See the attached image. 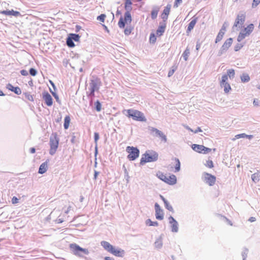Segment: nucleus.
Returning a JSON list of instances; mask_svg holds the SVG:
<instances>
[{"mask_svg": "<svg viewBox=\"0 0 260 260\" xmlns=\"http://www.w3.org/2000/svg\"><path fill=\"white\" fill-rule=\"evenodd\" d=\"M132 2L131 0H125L124 8L126 10L124 13V18L121 16L118 21V26L120 28H123L125 27V23H131L132 21V16L130 13L132 10Z\"/></svg>", "mask_w": 260, "mask_h": 260, "instance_id": "nucleus-1", "label": "nucleus"}, {"mask_svg": "<svg viewBox=\"0 0 260 260\" xmlns=\"http://www.w3.org/2000/svg\"><path fill=\"white\" fill-rule=\"evenodd\" d=\"M122 113L128 117H132L136 121L146 122L147 120L144 114L137 110L133 109L124 110Z\"/></svg>", "mask_w": 260, "mask_h": 260, "instance_id": "nucleus-2", "label": "nucleus"}, {"mask_svg": "<svg viewBox=\"0 0 260 260\" xmlns=\"http://www.w3.org/2000/svg\"><path fill=\"white\" fill-rule=\"evenodd\" d=\"M158 154L153 150H147L142 155L140 160V165H144L146 162H154L157 160Z\"/></svg>", "mask_w": 260, "mask_h": 260, "instance_id": "nucleus-3", "label": "nucleus"}, {"mask_svg": "<svg viewBox=\"0 0 260 260\" xmlns=\"http://www.w3.org/2000/svg\"><path fill=\"white\" fill-rule=\"evenodd\" d=\"M59 139L57 137L56 133H53L49 138V145L50 149L49 150V154L51 155H54L58 147Z\"/></svg>", "mask_w": 260, "mask_h": 260, "instance_id": "nucleus-4", "label": "nucleus"}, {"mask_svg": "<svg viewBox=\"0 0 260 260\" xmlns=\"http://www.w3.org/2000/svg\"><path fill=\"white\" fill-rule=\"evenodd\" d=\"M70 249L72 253L79 257H83L84 255H88L89 252L87 249L83 248L76 243L71 244Z\"/></svg>", "mask_w": 260, "mask_h": 260, "instance_id": "nucleus-5", "label": "nucleus"}, {"mask_svg": "<svg viewBox=\"0 0 260 260\" xmlns=\"http://www.w3.org/2000/svg\"><path fill=\"white\" fill-rule=\"evenodd\" d=\"M126 151L129 153L127 157L129 160H134L139 156L140 151L137 147L127 146Z\"/></svg>", "mask_w": 260, "mask_h": 260, "instance_id": "nucleus-6", "label": "nucleus"}, {"mask_svg": "<svg viewBox=\"0 0 260 260\" xmlns=\"http://www.w3.org/2000/svg\"><path fill=\"white\" fill-rule=\"evenodd\" d=\"M102 83L100 79L96 77H92L89 83V89L93 91H98L101 86Z\"/></svg>", "mask_w": 260, "mask_h": 260, "instance_id": "nucleus-7", "label": "nucleus"}, {"mask_svg": "<svg viewBox=\"0 0 260 260\" xmlns=\"http://www.w3.org/2000/svg\"><path fill=\"white\" fill-rule=\"evenodd\" d=\"M203 181L210 186L213 185L216 181V177L208 173L204 172L203 173Z\"/></svg>", "mask_w": 260, "mask_h": 260, "instance_id": "nucleus-8", "label": "nucleus"}, {"mask_svg": "<svg viewBox=\"0 0 260 260\" xmlns=\"http://www.w3.org/2000/svg\"><path fill=\"white\" fill-rule=\"evenodd\" d=\"M191 148L194 151L198 153H203L204 154L208 153L211 151V149L201 145L193 144L191 146Z\"/></svg>", "mask_w": 260, "mask_h": 260, "instance_id": "nucleus-9", "label": "nucleus"}, {"mask_svg": "<svg viewBox=\"0 0 260 260\" xmlns=\"http://www.w3.org/2000/svg\"><path fill=\"white\" fill-rule=\"evenodd\" d=\"M245 14L242 12H240L237 15V18L233 26V28L237 27L238 25H240L242 26L245 21Z\"/></svg>", "mask_w": 260, "mask_h": 260, "instance_id": "nucleus-10", "label": "nucleus"}, {"mask_svg": "<svg viewBox=\"0 0 260 260\" xmlns=\"http://www.w3.org/2000/svg\"><path fill=\"white\" fill-rule=\"evenodd\" d=\"M228 75H223L221 77V80L220 81V86L224 87V91L228 93L231 89L230 84L227 82Z\"/></svg>", "mask_w": 260, "mask_h": 260, "instance_id": "nucleus-11", "label": "nucleus"}, {"mask_svg": "<svg viewBox=\"0 0 260 260\" xmlns=\"http://www.w3.org/2000/svg\"><path fill=\"white\" fill-rule=\"evenodd\" d=\"M233 42V39L232 38H229L227 39L225 42L223 43L222 46H221L220 49L219 50L218 55L221 56L223 54H224L227 50L229 49V48L231 46Z\"/></svg>", "mask_w": 260, "mask_h": 260, "instance_id": "nucleus-12", "label": "nucleus"}, {"mask_svg": "<svg viewBox=\"0 0 260 260\" xmlns=\"http://www.w3.org/2000/svg\"><path fill=\"white\" fill-rule=\"evenodd\" d=\"M154 208L156 218L158 220H162L164 219V213L162 209L157 203L155 204Z\"/></svg>", "mask_w": 260, "mask_h": 260, "instance_id": "nucleus-13", "label": "nucleus"}, {"mask_svg": "<svg viewBox=\"0 0 260 260\" xmlns=\"http://www.w3.org/2000/svg\"><path fill=\"white\" fill-rule=\"evenodd\" d=\"M169 223L171 224V231L174 233H177L178 231V223L174 218L173 217L170 216L169 217Z\"/></svg>", "mask_w": 260, "mask_h": 260, "instance_id": "nucleus-14", "label": "nucleus"}, {"mask_svg": "<svg viewBox=\"0 0 260 260\" xmlns=\"http://www.w3.org/2000/svg\"><path fill=\"white\" fill-rule=\"evenodd\" d=\"M43 99L48 106H51L52 105L53 99L48 92L44 91L43 92Z\"/></svg>", "mask_w": 260, "mask_h": 260, "instance_id": "nucleus-15", "label": "nucleus"}, {"mask_svg": "<svg viewBox=\"0 0 260 260\" xmlns=\"http://www.w3.org/2000/svg\"><path fill=\"white\" fill-rule=\"evenodd\" d=\"M110 253L116 256L122 257L124 255L125 251L121 248H115L114 247Z\"/></svg>", "mask_w": 260, "mask_h": 260, "instance_id": "nucleus-16", "label": "nucleus"}, {"mask_svg": "<svg viewBox=\"0 0 260 260\" xmlns=\"http://www.w3.org/2000/svg\"><path fill=\"white\" fill-rule=\"evenodd\" d=\"M0 13L5 15L14 16L17 17L20 15V13L18 11H15L13 10H4L0 11Z\"/></svg>", "mask_w": 260, "mask_h": 260, "instance_id": "nucleus-17", "label": "nucleus"}, {"mask_svg": "<svg viewBox=\"0 0 260 260\" xmlns=\"http://www.w3.org/2000/svg\"><path fill=\"white\" fill-rule=\"evenodd\" d=\"M7 88L14 92L16 94L19 95L21 93V90L19 87H14L11 84L9 83L7 85Z\"/></svg>", "mask_w": 260, "mask_h": 260, "instance_id": "nucleus-18", "label": "nucleus"}, {"mask_svg": "<svg viewBox=\"0 0 260 260\" xmlns=\"http://www.w3.org/2000/svg\"><path fill=\"white\" fill-rule=\"evenodd\" d=\"M171 9L170 5H167L166 7L163 11V12L161 14V18L163 19L164 21H167L168 19V15H169L170 11Z\"/></svg>", "mask_w": 260, "mask_h": 260, "instance_id": "nucleus-19", "label": "nucleus"}, {"mask_svg": "<svg viewBox=\"0 0 260 260\" xmlns=\"http://www.w3.org/2000/svg\"><path fill=\"white\" fill-rule=\"evenodd\" d=\"M101 244L106 250L110 253L111 252L114 247V246L110 244L108 242L105 241H102L101 242Z\"/></svg>", "mask_w": 260, "mask_h": 260, "instance_id": "nucleus-20", "label": "nucleus"}, {"mask_svg": "<svg viewBox=\"0 0 260 260\" xmlns=\"http://www.w3.org/2000/svg\"><path fill=\"white\" fill-rule=\"evenodd\" d=\"M177 182V178L175 175H172L168 176L167 183L169 185H174Z\"/></svg>", "mask_w": 260, "mask_h": 260, "instance_id": "nucleus-21", "label": "nucleus"}, {"mask_svg": "<svg viewBox=\"0 0 260 260\" xmlns=\"http://www.w3.org/2000/svg\"><path fill=\"white\" fill-rule=\"evenodd\" d=\"M47 168H48V166H47V161H45V162L42 163L39 167V172H38L39 173L41 174H43L45 173L47 170Z\"/></svg>", "mask_w": 260, "mask_h": 260, "instance_id": "nucleus-22", "label": "nucleus"}, {"mask_svg": "<svg viewBox=\"0 0 260 260\" xmlns=\"http://www.w3.org/2000/svg\"><path fill=\"white\" fill-rule=\"evenodd\" d=\"M198 18H194L188 24L187 29V32H190L194 27L197 22Z\"/></svg>", "mask_w": 260, "mask_h": 260, "instance_id": "nucleus-23", "label": "nucleus"}, {"mask_svg": "<svg viewBox=\"0 0 260 260\" xmlns=\"http://www.w3.org/2000/svg\"><path fill=\"white\" fill-rule=\"evenodd\" d=\"M254 29V25L253 24H250L246 27H245L243 31L248 36L252 32Z\"/></svg>", "mask_w": 260, "mask_h": 260, "instance_id": "nucleus-24", "label": "nucleus"}, {"mask_svg": "<svg viewBox=\"0 0 260 260\" xmlns=\"http://www.w3.org/2000/svg\"><path fill=\"white\" fill-rule=\"evenodd\" d=\"M154 246L155 248L157 249H160L162 247V236H160L154 242Z\"/></svg>", "mask_w": 260, "mask_h": 260, "instance_id": "nucleus-25", "label": "nucleus"}, {"mask_svg": "<svg viewBox=\"0 0 260 260\" xmlns=\"http://www.w3.org/2000/svg\"><path fill=\"white\" fill-rule=\"evenodd\" d=\"M149 130L150 131L151 134L155 137H158L161 132L159 129L153 127H149Z\"/></svg>", "mask_w": 260, "mask_h": 260, "instance_id": "nucleus-26", "label": "nucleus"}, {"mask_svg": "<svg viewBox=\"0 0 260 260\" xmlns=\"http://www.w3.org/2000/svg\"><path fill=\"white\" fill-rule=\"evenodd\" d=\"M240 78L242 82L243 83L248 82L250 81V77L247 73H243L241 75Z\"/></svg>", "mask_w": 260, "mask_h": 260, "instance_id": "nucleus-27", "label": "nucleus"}, {"mask_svg": "<svg viewBox=\"0 0 260 260\" xmlns=\"http://www.w3.org/2000/svg\"><path fill=\"white\" fill-rule=\"evenodd\" d=\"M156 176L161 180L163 181L165 183H167L168 176L164 174L161 172L159 171L156 174Z\"/></svg>", "mask_w": 260, "mask_h": 260, "instance_id": "nucleus-28", "label": "nucleus"}, {"mask_svg": "<svg viewBox=\"0 0 260 260\" xmlns=\"http://www.w3.org/2000/svg\"><path fill=\"white\" fill-rule=\"evenodd\" d=\"M166 28V24H164L163 25H160L156 30L157 35L160 36L165 32Z\"/></svg>", "mask_w": 260, "mask_h": 260, "instance_id": "nucleus-29", "label": "nucleus"}, {"mask_svg": "<svg viewBox=\"0 0 260 260\" xmlns=\"http://www.w3.org/2000/svg\"><path fill=\"white\" fill-rule=\"evenodd\" d=\"M259 171H257L256 173H254L251 175V179L254 183H256L259 180Z\"/></svg>", "mask_w": 260, "mask_h": 260, "instance_id": "nucleus-30", "label": "nucleus"}, {"mask_svg": "<svg viewBox=\"0 0 260 260\" xmlns=\"http://www.w3.org/2000/svg\"><path fill=\"white\" fill-rule=\"evenodd\" d=\"M70 120H71L70 117L69 115H67L65 117L64 124H63L64 129H67L69 128Z\"/></svg>", "mask_w": 260, "mask_h": 260, "instance_id": "nucleus-31", "label": "nucleus"}, {"mask_svg": "<svg viewBox=\"0 0 260 260\" xmlns=\"http://www.w3.org/2000/svg\"><path fill=\"white\" fill-rule=\"evenodd\" d=\"M189 54H190L189 49L188 47H187L182 54V57L185 61L187 60Z\"/></svg>", "mask_w": 260, "mask_h": 260, "instance_id": "nucleus-32", "label": "nucleus"}, {"mask_svg": "<svg viewBox=\"0 0 260 260\" xmlns=\"http://www.w3.org/2000/svg\"><path fill=\"white\" fill-rule=\"evenodd\" d=\"M145 223L148 226H157L158 225V223L157 221H152L150 219H147Z\"/></svg>", "mask_w": 260, "mask_h": 260, "instance_id": "nucleus-33", "label": "nucleus"}, {"mask_svg": "<svg viewBox=\"0 0 260 260\" xmlns=\"http://www.w3.org/2000/svg\"><path fill=\"white\" fill-rule=\"evenodd\" d=\"M224 34V31H222V30L219 31V32H218V34L216 37V38L215 39L216 43H217L218 42H220L222 40Z\"/></svg>", "mask_w": 260, "mask_h": 260, "instance_id": "nucleus-34", "label": "nucleus"}, {"mask_svg": "<svg viewBox=\"0 0 260 260\" xmlns=\"http://www.w3.org/2000/svg\"><path fill=\"white\" fill-rule=\"evenodd\" d=\"M74 41L71 39V38L69 36L68 38L67 39L66 43L67 45L69 47H73L75 46V44L73 42Z\"/></svg>", "mask_w": 260, "mask_h": 260, "instance_id": "nucleus-35", "label": "nucleus"}, {"mask_svg": "<svg viewBox=\"0 0 260 260\" xmlns=\"http://www.w3.org/2000/svg\"><path fill=\"white\" fill-rule=\"evenodd\" d=\"M235 73L234 69H229L227 71L228 77H229L230 79H233L235 77Z\"/></svg>", "mask_w": 260, "mask_h": 260, "instance_id": "nucleus-36", "label": "nucleus"}, {"mask_svg": "<svg viewBox=\"0 0 260 260\" xmlns=\"http://www.w3.org/2000/svg\"><path fill=\"white\" fill-rule=\"evenodd\" d=\"M248 36L245 34L243 31L240 32L238 36L237 41L239 42H240L242 40H243L246 37Z\"/></svg>", "mask_w": 260, "mask_h": 260, "instance_id": "nucleus-37", "label": "nucleus"}, {"mask_svg": "<svg viewBox=\"0 0 260 260\" xmlns=\"http://www.w3.org/2000/svg\"><path fill=\"white\" fill-rule=\"evenodd\" d=\"M94 108L96 111L100 112L102 109V104L99 101H96L94 103Z\"/></svg>", "mask_w": 260, "mask_h": 260, "instance_id": "nucleus-38", "label": "nucleus"}, {"mask_svg": "<svg viewBox=\"0 0 260 260\" xmlns=\"http://www.w3.org/2000/svg\"><path fill=\"white\" fill-rule=\"evenodd\" d=\"M69 36L75 42L79 41L80 38V36L79 35L76 34H71Z\"/></svg>", "mask_w": 260, "mask_h": 260, "instance_id": "nucleus-39", "label": "nucleus"}, {"mask_svg": "<svg viewBox=\"0 0 260 260\" xmlns=\"http://www.w3.org/2000/svg\"><path fill=\"white\" fill-rule=\"evenodd\" d=\"M176 164L175 167V172H179L180 170V162L178 158H175V159Z\"/></svg>", "mask_w": 260, "mask_h": 260, "instance_id": "nucleus-40", "label": "nucleus"}, {"mask_svg": "<svg viewBox=\"0 0 260 260\" xmlns=\"http://www.w3.org/2000/svg\"><path fill=\"white\" fill-rule=\"evenodd\" d=\"M165 206L167 209H168L169 211L174 212V209L173 207L170 204V203L168 202V201L165 202L164 203Z\"/></svg>", "mask_w": 260, "mask_h": 260, "instance_id": "nucleus-41", "label": "nucleus"}, {"mask_svg": "<svg viewBox=\"0 0 260 260\" xmlns=\"http://www.w3.org/2000/svg\"><path fill=\"white\" fill-rule=\"evenodd\" d=\"M159 10L158 9L153 10L151 12V18L152 19H154L157 17V13Z\"/></svg>", "mask_w": 260, "mask_h": 260, "instance_id": "nucleus-42", "label": "nucleus"}, {"mask_svg": "<svg viewBox=\"0 0 260 260\" xmlns=\"http://www.w3.org/2000/svg\"><path fill=\"white\" fill-rule=\"evenodd\" d=\"M123 169H124L125 178L126 179L127 183H128L129 178L128 171L124 165L123 166Z\"/></svg>", "mask_w": 260, "mask_h": 260, "instance_id": "nucleus-43", "label": "nucleus"}, {"mask_svg": "<svg viewBox=\"0 0 260 260\" xmlns=\"http://www.w3.org/2000/svg\"><path fill=\"white\" fill-rule=\"evenodd\" d=\"M50 91L51 93H52V94L53 95V96L54 97V98L55 99V100H56V102H57L58 104H61V102H60V101L59 100V96H58V95H57V94L56 92H54V91H52L51 89H50Z\"/></svg>", "mask_w": 260, "mask_h": 260, "instance_id": "nucleus-44", "label": "nucleus"}, {"mask_svg": "<svg viewBox=\"0 0 260 260\" xmlns=\"http://www.w3.org/2000/svg\"><path fill=\"white\" fill-rule=\"evenodd\" d=\"M156 37L154 34H151L149 38V41L151 43H154L156 42Z\"/></svg>", "mask_w": 260, "mask_h": 260, "instance_id": "nucleus-45", "label": "nucleus"}, {"mask_svg": "<svg viewBox=\"0 0 260 260\" xmlns=\"http://www.w3.org/2000/svg\"><path fill=\"white\" fill-rule=\"evenodd\" d=\"M158 137L161 138V141H164V142H167V137L162 132L160 133V135H159Z\"/></svg>", "mask_w": 260, "mask_h": 260, "instance_id": "nucleus-46", "label": "nucleus"}, {"mask_svg": "<svg viewBox=\"0 0 260 260\" xmlns=\"http://www.w3.org/2000/svg\"><path fill=\"white\" fill-rule=\"evenodd\" d=\"M106 17V16L105 14H102L100 15V16H98L97 19L99 21L103 22L105 21V19Z\"/></svg>", "mask_w": 260, "mask_h": 260, "instance_id": "nucleus-47", "label": "nucleus"}, {"mask_svg": "<svg viewBox=\"0 0 260 260\" xmlns=\"http://www.w3.org/2000/svg\"><path fill=\"white\" fill-rule=\"evenodd\" d=\"M248 250L246 248L242 252V255L243 257V260H245L248 254Z\"/></svg>", "mask_w": 260, "mask_h": 260, "instance_id": "nucleus-48", "label": "nucleus"}, {"mask_svg": "<svg viewBox=\"0 0 260 260\" xmlns=\"http://www.w3.org/2000/svg\"><path fill=\"white\" fill-rule=\"evenodd\" d=\"M29 74L32 76H35L37 75V70L34 69V68H30V70H29Z\"/></svg>", "mask_w": 260, "mask_h": 260, "instance_id": "nucleus-49", "label": "nucleus"}, {"mask_svg": "<svg viewBox=\"0 0 260 260\" xmlns=\"http://www.w3.org/2000/svg\"><path fill=\"white\" fill-rule=\"evenodd\" d=\"M206 166L208 167L209 168H212L213 167V164L212 160H208L206 161L205 164Z\"/></svg>", "mask_w": 260, "mask_h": 260, "instance_id": "nucleus-50", "label": "nucleus"}, {"mask_svg": "<svg viewBox=\"0 0 260 260\" xmlns=\"http://www.w3.org/2000/svg\"><path fill=\"white\" fill-rule=\"evenodd\" d=\"M243 46V45L241 44V43H238L235 46V51H239L242 47Z\"/></svg>", "mask_w": 260, "mask_h": 260, "instance_id": "nucleus-51", "label": "nucleus"}, {"mask_svg": "<svg viewBox=\"0 0 260 260\" xmlns=\"http://www.w3.org/2000/svg\"><path fill=\"white\" fill-rule=\"evenodd\" d=\"M260 3V0H253L252 4V8H255Z\"/></svg>", "mask_w": 260, "mask_h": 260, "instance_id": "nucleus-52", "label": "nucleus"}, {"mask_svg": "<svg viewBox=\"0 0 260 260\" xmlns=\"http://www.w3.org/2000/svg\"><path fill=\"white\" fill-rule=\"evenodd\" d=\"M247 137V135L245 134H241L239 135H237L235 136L236 139H239V138H245Z\"/></svg>", "mask_w": 260, "mask_h": 260, "instance_id": "nucleus-53", "label": "nucleus"}, {"mask_svg": "<svg viewBox=\"0 0 260 260\" xmlns=\"http://www.w3.org/2000/svg\"><path fill=\"white\" fill-rule=\"evenodd\" d=\"M182 3V0H176L174 4V8H177L178 7L179 5Z\"/></svg>", "mask_w": 260, "mask_h": 260, "instance_id": "nucleus-54", "label": "nucleus"}, {"mask_svg": "<svg viewBox=\"0 0 260 260\" xmlns=\"http://www.w3.org/2000/svg\"><path fill=\"white\" fill-rule=\"evenodd\" d=\"M90 92L88 94L87 96L90 98H92L94 96V92L95 91H93L92 89H89Z\"/></svg>", "mask_w": 260, "mask_h": 260, "instance_id": "nucleus-55", "label": "nucleus"}, {"mask_svg": "<svg viewBox=\"0 0 260 260\" xmlns=\"http://www.w3.org/2000/svg\"><path fill=\"white\" fill-rule=\"evenodd\" d=\"M94 139L95 143L97 142L98 140L99 139V134L98 133H94Z\"/></svg>", "mask_w": 260, "mask_h": 260, "instance_id": "nucleus-56", "label": "nucleus"}, {"mask_svg": "<svg viewBox=\"0 0 260 260\" xmlns=\"http://www.w3.org/2000/svg\"><path fill=\"white\" fill-rule=\"evenodd\" d=\"M18 199L16 197H13L12 199V202L13 204L18 203Z\"/></svg>", "mask_w": 260, "mask_h": 260, "instance_id": "nucleus-57", "label": "nucleus"}, {"mask_svg": "<svg viewBox=\"0 0 260 260\" xmlns=\"http://www.w3.org/2000/svg\"><path fill=\"white\" fill-rule=\"evenodd\" d=\"M20 73H21V74L22 75H23V76H27V75H28V74L27 71H26V70H21V71H20Z\"/></svg>", "mask_w": 260, "mask_h": 260, "instance_id": "nucleus-58", "label": "nucleus"}, {"mask_svg": "<svg viewBox=\"0 0 260 260\" xmlns=\"http://www.w3.org/2000/svg\"><path fill=\"white\" fill-rule=\"evenodd\" d=\"M131 30L130 29H128V28H125L124 29V34H125V35H129L131 34Z\"/></svg>", "mask_w": 260, "mask_h": 260, "instance_id": "nucleus-59", "label": "nucleus"}, {"mask_svg": "<svg viewBox=\"0 0 260 260\" xmlns=\"http://www.w3.org/2000/svg\"><path fill=\"white\" fill-rule=\"evenodd\" d=\"M226 26L227 25L226 24V23L224 22L220 30H222V31L225 32Z\"/></svg>", "mask_w": 260, "mask_h": 260, "instance_id": "nucleus-60", "label": "nucleus"}, {"mask_svg": "<svg viewBox=\"0 0 260 260\" xmlns=\"http://www.w3.org/2000/svg\"><path fill=\"white\" fill-rule=\"evenodd\" d=\"M248 220L251 222H254L256 220V218L254 217H251L249 218Z\"/></svg>", "mask_w": 260, "mask_h": 260, "instance_id": "nucleus-61", "label": "nucleus"}, {"mask_svg": "<svg viewBox=\"0 0 260 260\" xmlns=\"http://www.w3.org/2000/svg\"><path fill=\"white\" fill-rule=\"evenodd\" d=\"M29 152L31 153H34L36 152V149L34 147L30 148L29 150Z\"/></svg>", "mask_w": 260, "mask_h": 260, "instance_id": "nucleus-62", "label": "nucleus"}, {"mask_svg": "<svg viewBox=\"0 0 260 260\" xmlns=\"http://www.w3.org/2000/svg\"><path fill=\"white\" fill-rule=\"evenodd\" d=\"M99 174V172L96 171H94V179L95 180L97 178V176Z\"/></svg>", "mask_w": 260, "mask_h": 260, "instance_id": "nucleus-63", "label": "nucleus"}, {"mask_svg": "<svg viewBox=\"0 0 260 260\" xmlns=\"http://www.w3.org/2000/svg\"><path fill=\"white\" fill-rule=\"evenodd\" d=\"M174 72V70H172V71H170L168 73V76L169 77L171 76L173 74Z\"/></svg>", "mask_w": 260, "mask_h": 260, "instance_id": "nucleus-64", "label": "nucleus"}]
</instances>
